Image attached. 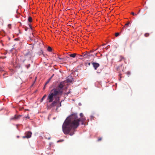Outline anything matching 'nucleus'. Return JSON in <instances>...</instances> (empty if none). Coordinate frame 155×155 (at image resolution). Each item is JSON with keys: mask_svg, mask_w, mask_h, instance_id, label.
I'll return each instance as SVG.
<instances>
[{"mask_svg": "<svg viewBox=\"0 0 155 155\" xmlns=\"http://www.w3.org/2000/svg\"><path fill=\"white\" fill-rule=\"evenodd\" d=\"M78 118L77 114H74L70 116L69 118L64 122L62 125V130L64 133L68 134L70 131L76 128L79 125V122L81 120Z\"/></svg>", "mask_w": 155, "mask_h": 155, "instance_id": "1", "label": "nucleus"}, {"mask_svg": "<svg viewBox=\"0 0 155 155\" xmlns=\"http://www.w3.org/2000/svg\"><path fill=\"white\" fill-rule=\"evenodd\" d=\"M64 87V82H61L57 88L52 89L51 93L48 97V99L49 102H51L53 101V97L59 96L62 95L63 92V88Z\"/></svg>", "mask_w": 155, "mask_h": 155, "instance_id": "2", "label": "nucleus"}, {"mask_svg": "<svg viewBox=\"0 0 155 155\" xmlns=\"http://www.w3.org/2000/svg\"><path fill=\"white\" fill-rule=\"evenodd\" d=\"M32 134V133L30 131H28L26 132L25 133V136L23 137V138H28L31 137Z\"/></svg>", "mask_w": 155, "mask_h": 155, "instance_id": "3", "label": "nucleus"}, {"mask_svg": "<svg viewBox=\"0 0 155 155\" xmlns=\"http://www.w3.org/2000/svg\"><path fill=\"white\" fill-rule=\"evenodd\" d=\"M32 52L31 51H28L25 54V55L29 58H30L32 56Z\"/></svg>", "mask_w": 155, "mask_h": 155, "instance_id": "4", "label": "nucleus"}, {"mask_svg": "<svg viewBox=\"0 0 155 155\" xmlns=\"http://www.w3.org/2000/svg\"><path fill=\"white\" fill-rule=\"evenodd\" d=\"M54 97L55 98V100L52 103V104L53 105H54L57 102H58L59 101V97H58V96H56L55 97H53V98Z\"/></svg>", "mask_w": 155, "mask_h": 155, "instance_id": "5", "label": "nucleus"}, {"mask_svg": "<svg viewBox=\"0 0 155 155\" xmlns=\"http://www.w3.org/2000/svg\"><path fill=\"white\" fill-rule=\"evenodd\" d=\"M92 64L95 70H97V68L100 66V64L97 63L93 62Z\"/></svg>", "mask_w": 155, "mask_h": 155, "instance_id": "6", "label": "nucleus"}, {"mask_svg": "<svg viewBox=\"0 0 155 155\" xmlns=\"http://www.w3.org/2000/svg\"><path fill=\"white\" fill-rule=\"evenodd\" d=\"M73 78L71 75L68 76L67 78L66 81L68 83L71 82L72 81Z\"/></svg>", "mask_w": 155, "mask_h": 155, "instance_id": "7", "label": "nucleus"}, {"mask_svg": "<svg viewBox=\"0 0 155 155\" xmlns=\"http://www.w3.org/2000/svg\"><path fill=\"white\" fill-rule=\"evenodd\" d=\"M77 54L76 53H74V54H69V56L72 57L73 58H74L76 56V55Z\"/></svg>", "mask_w": 155, "mask_h": 155, "instance_id": "8", "label": "nucleus"}, {"mask_svg": "<svg viewBox=\"0 0 155 155\" xmlns=\"http://www.w3.org/2000/svg\"><path fill=\"white\" fill-rule=\"evenodd\" d=\"M123 60H125V58H124L122 56H120V60L119 61H122Z\"/></svg>", "mask_w": 155, "mask_h": 155, "instance_id": "9", "label": "nucleus"}, {"mask_svg": "<svg viewBox=\"0 0 155 155\" xmlns=\"http://www.w3.org/2000/svg\"><path fill=\"white\" fill-rule=\"evenodd\" d=\"M28 20L29 22H31L32 21V18L31 17L29 16L28 17Z\"/></svg>", "mask_w": 155, "mask_h": 155, "instance_id": "10", "label": "nucleus"}, {"mask_svg": "<svg viewBox=\"0 0 155 155\" xmlns=\"http://www.w3.org/2000/svg\"><path fill=\"white\" fill-rule=\"evenodd\" d=\"M130 24V21H128L127 22V23H126L124 25L127 28V27L129 26V25Z\"/></svg>", "mask_w": 155, "mask_h": 155, "instance_id": "11", "label": "nucleus"}, {"mask_svg": "<svg viewBox=\"0 0 155 155\" xmlns=\"http://www.w3.org/2000/svg\"><path fill=\"white\" fill-rule=\"evenodd\" d=\"M48 51L51 52L52 51V48L50 47L49 46L48 48Z\"/></svg>", "mask_w": 155, "mask_h": 155, "instance_id": "12", "label": "nucleus"}, {"mask_svg": "<svg viewBox=\"0 0 155 155\" xmlns=\"http://www.w3.org/2000/svg\"><path fill=\"white\" fill-rule=\"evenodd\" d=\"M46 94H45L43 97L41 99V102H42L43 101V100L46 97Z\"/></svg>", "mask_w": 155, "mask_h": 155, "instance_id": "13", "label": "nucleus"}, {"mask_svg": "<svg viewBox=\"0 0 155 155\" xmlns=\"http://www.w3.org/2000/svg\"><path fill=\"white\" fill-rule=\"evenodd\" d=\"M19 117V116H15L13 118V119H18Z\"/></svg>", "mask_w": 155, "mask_h": 155, "instance_id": "14", "label": "nucleus"}, {"mask_svg": "<svg viewBox=\"0 0 155 155\" xmlns=\"http://www.w3.org/2000/svg\"><path fill=\"white\" fill-rule=\"evenodd\" d=\"M149 33H146L144 35V36L146 37H147L149 36Z\"/></svg>", "mask_w": 155, "mask_h": 155, "instance_id": "15", "label": "nucleus"}, {"mask_svg": "<svg viewBox=\"0 0 155 155\" xmlns=\"http://www.w3.org/2000/svg\"><path fill=\"white\" fill-rule=\"evenodd\" d=\"M119 33H115V36L116 37H117L119 35Z\"/></svg>", "mask_w": 155, "mask_h": 155, "instance_id": "16", "label": "nucleus"}, {"mask_svg": "<svg viewBox=\"0 0 155 155\" xmlns=\"http://www.w3.org/2000/svg\"><path fill=\"white\" fill-rule=\"evenodd\" d=\"M74 134V132H71L70 134H69V135L71 136H72V135H73Z\"/></svg>", "mask_w": 155, "mask_h": 155, "instance_id": "17", "label": "nucleus"}, {"mask_svg": "<svg viewBox=\"0 0 155 155\" xmlns=\"http://www.w3.org/2000/svg\"><path fill=\"white\" fill-rule=\"evenodd\" d=\"M132 15H133L134 16H136L137 15V14H134L133 12H132L131 13Z\"/></svg>", "mask_w": 155, "mask_h": 155, "instance_id": "18", "label": "nucleus"}, {"mask_svg": "<svg viewBox=\"0 0 155 155\" xmlns=\"http://www.w3.org/2000/svg\"><path fill=\"white\" fill-rule=\"evenodd\" d=\"M124 28H127L125 25L123 27L122 30H121V32H122V31H123V30H124Z\"/></svg>", "mask_w": 155, "mask_h": 155, "instance_id": "19", "label": "nucleus"}, {"mask_svg": "<svg viewBox=\"0 0 155 155\" xmlns=\"http://www.w3.org/2000/svg\"><path fill=\"white\" fill-rule=\"evenodd\" d=\"M127 74L128 75L130 74V71H127Z\"/></svg>", "mask_w": 155, "mask_h": 155, "instance_id": "20", "label": "nucleus"}, {"mask_svg": "<svg viewBox=\"0 0 155 155\" xmlns=\"http://www.w3.org/2000/svg\"><path fill=\"white\" fill-rule=\"evenodd\" d=\"M30 67V64H29L27 65H26V67L27 68H28Z\"/></svg>", "mask_w": 155, "mask_h": 155, "instance_id": "21", "label": "nucleus"}, {"mask_svg": "<svg viewBox=\"0 0 155 155\" xmlns=\"http://www.w3.org/2000/svg\"><path fill=\"white\" fill-rule=\"evenodd\" d=\"M4 70L1 67H0V72L3 71Z\"/></svg>", "mask_w": 155, "mask_h": 155, "instance_id": "22", "label": "nucleus"}, {"mask_svg": "<svg viewBox=\"0 0 155 155\" xmlns=\"http://www.w3.org/2000/svg\"><path fill=\"white\" fill-rule=\"evenodd\" d=\"M101 140H102L101 138V137L99 138H98V141H101Z\"/></svg>", "mask_w": 155, "mask_h": 155, "instance_id": "23", "label": "nucleus"}, {"mask_svg": "<svg viewBox=\"0 0 155 155\" xmlns=\"http://www.w3.org/2000/svg\"><path fill=\"white\" fill-rule=\"evenodd\" d=\"M80 115L81 117H82L83 116V114L82 113H81L80 114Z\"/></svg>", "mask_w": 155, "mask_h": 155, "instance_id": "24", "label": "nucleus"}, {"mask_svg": "<svg viewBox=\"0 0 155 155\" xmlns=\"http://www.w3.org/2000/svg\"><path fill=\"white\" fill-rule=\"evenodd\" d=\"M26 119H29L30 118L28 116H28L27 117H25Z\"/></svg>", "mask_w": 155, "mask_h": 155, "instance_id": "25", "label": "nucleus"}, {"mask_svg": "<svg viewBox=\"0 0 155 155\" xmlns=\"http://www.w3.org/2000/svg\"><path fill=\"white\" fill-rule=\"evenodd\" d=\"M49 81H47L46 82V83H45V85H46L47 84H48V83H49Z\"/></svg>", "mask_w": 155, "mask_h": 155, "instance_id": "26", "label": "nucleus"}, {"mask_svg": "<svg viewBox=\"0 0 155 155\" xmlns=\"http://www.w3.org/2000/svg\"><path fill=\"white\" fill-rule=\"evenodd\" d=\"M94 51H95V50H92L91 51H90V52H94Z\"/></svg>", "mask_w": 155, "mask_h": 155, "instance_id": "27", "label": "nucleus"}, {"mask_svg": "<svg viewBox=\"0 0 155 155\" xmlns=\"http://www.w3.org/2000/svg\"><path fill=\"white\" fill-rule=\"evenodd\" d=\"M53 76H52L49 79V80H48V81H50V80H51V78H52Z\"/></svg>", "mask_w": 155, "mask_h": 155, "instance_id": "28", "label": "nucleus"}, {"mask_svg": "<svg viewBox=\"0 0 155 155\" xmlns=\"http://www.w3.org/2000/svg\"><path fill=\"white\" fill-rule=\"evenodd\" d=\"M25 30L26 31H27V30H28V28H25Z\"/></svg>", "mask_w": 155, "mask_h": 155, "instance_id": "29", "label": "nucleus"}, {"mask_svg": "<svg viewBox=\"0 0 155 155\" xmlns=\"http://www.w3.org/2000/svg\"><path fill=\"white\" fill-rule=\"evenodd\" d=\"M88 65L89 66H90V64H90V62H89V63H88Z\"/></svg>", "mask_w": 155, "mask_h": 155, "instance_id": "30", "label": "nucleus"}, {"mask_svg": "<svg viewBox=\"0 0 155 155\" xmlns=\"http://www.w3.org/2000/svg\"><path fill=\"white\" fill-rule=\"evenodd\" d=\"M29 26L30 27V28H31H31H31V26L30 25H29Z\"/></svg>", "mask_w": 155, "mask_h": 155, "instance_id": "31", "label": "nucleus"}, {"mask_svg": "<svg viewBox=\"0 0 155 155\" xmlns=\"http://www.w3.org/2000/svg\"><path fill=\"white\" fill-rule=\"evenodd\" d=\"M11 26V25L10 24H9L8 25V26L9 27H10V26Z\"/></svg>", "mask_w": 155, "mask_h": 155, "instance_id": "32", "label": "nucleus"}, {"mask_svg": "<svg viewBox=\"0 0 155 155\" xmlns=\"http://www.w3.org/2000/svg\"><path fill=\"white\" fill-rule=\"evenodd\" d=\"M61 102L60 104V106L61 107Z\"/></svg>", "mask_w": 155, "mask_h": 155, "instance_id": "33", "label": "nucleus"}, {"mask_svg": "<svg viewBox=\"0 0 155 155\" xmlns=\"http://www.w3.org/2000/svg\"><path fill=\"white\" fill-rule=\"evenodd\" d=\"M82 122H83V120H82ZM82 124H83V122H82Z\"/></svg>", "mask_w": 155, "mask_h": 155, "instance_id": "34", "label": "nucleus"}, {"mask_svg": "<svg viewBox=\"0 0 155 155\" xmlns=\"http://www.w3.org/2000/svg\"><path fill=\"white\" fill-rule=\"evenodd\" d=\"M97 53H96V54H95V55H96V56H97Z\"/></svg>", "mask_w": 155, "mask_h": 155, "instance_id": "35", "label": "nucleus"}, {"mask_svg": "<svg viewBox=\"0 0 155 155\" xmlns=\"http://www.w3.org/2000/svg\"><path fill=\"white\" fill-rule=\"evenodd\" d=\"M98 48H96V49L94 50L95 51H96V50H97V49Z\"/></svg>", "mask_w": 155, "mask_h": 155, "instance_id": "36", "label": "nucleus"}, {"mask_svg": "<svg viewBox=\"0 0 155 155\" xmlns=\"http://www.w3.org/2000/svg\"><path fill=\"white\" fill-rule=\"evenodd\" d=\"M140 10L139 11H138V13H139L140 12Z\"/></svg>", "mask_w": 155, "mask_h": 155, "instance_id": "37", "label": "nucleus"}, {"mask_svg": "<svg viewBox=\"0 0 155 155\" xmlns=\"http://www.w3.org/2000/svg\"><path fill=\"white\" fill-rule=\"evenodd\" d=\"M105 45V44H103V45Z\"/></svg>", "mask_w": 155, "mask_h": 155, "instance_id": "38", "label": "nucleus"}, {"mask_svg": "<svg viewBox=\"0 0 155 155\" xmlns=\"http://www.w3.org/2000/svg\"><path fill=\"white\" fill-rule=\"evenodd\" d=\"M45 87H44L43 88H44V89H45Z\"/></svg>", "mask_w": 155, "mask_h": 155, "instance_id": "39", "label": "nucleus"}, {"mask_svg": "<svg viewBox=\"0 0 155 155\" xmlns=\"http://www.w3.org/2000/svg\"><path fill=\"white\" fill-rule=\"evenodd\" d=\"M106 48V49H107V48Z\"/></svg>", "mask_w": 155, "mask_h": 155, "instance_id": "40", "label": "nucleus"}, {"mask_svg": "<svg viewBox=\"0 0 155 155\" xmlns=\"http://www.w3.org/2000/svg\"><path fill=\"white\" fill-rule=\"evenodd\" d=\"M5 74H3V75H4V76L5 75Z\"/></svg>", "mask_w": 155, "mask_h": 155, "instance_id": "41", "label": "nucleus"}]
</instances>
